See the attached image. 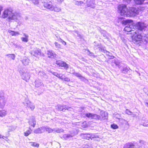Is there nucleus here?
Here are the masks:
<instances>
[{
	"instance_id": "b1692460",
	"label": "nucleus",
	"mask_w": 148,
	"mask_h": 148,
	"mask_svg": "<svg viewBox=\"0 0 148 148\" xmlns=\"http://www.w3.org/2000/svg\"><path fill=\"white\" fill-rule=\"evenodd\" d=\"M31 143H32L31 145L32 146L37 148L38 147H39V145L38 143H36L35 142H31Z\"/></svg>"
},
{
	"instance_id": "f8f14e48",
	"label": "nucleus",
	"mask_w": 148,
	"mask_h": 148,
	"mask_svg": "<svg viewBox=\"0 0 148 148\" xmlns=\"http://www.w3.org/2000/svg\"><path fill=\"white\" fill-rule=\"evenodd\" d=\"M47 55L48 57L49 58H53L55 55L54 53L50 51H48Z\"/></svg>"
},
{
	"instance_id": "39448f33",
	"label": "nucleus",
	"mask_w": 148,
	"mask_h": 148,
	"mask_svg": "<svg viewBox=\"0 0 148 148\" xmlns=\"http://www.w3.org/2000/svg\"><path fill=\"white\" fill-rule=\"evenodd\" d=\"M13 10L11 9H5L3 11L1 16V17L3 18H7L8 15H11L12 13Z\"/></svg>"
},
{
	"instance_id": "9d476101",
	"label": "nucleus",
	"mask_w": 148,
	"mask_h": 148,
	"mask_svg": "<svg viewBox=\"0 0 148 148\" xmlns=\"http://www.w3.org/2000/svg\"><path fill=\"white\" fill-rule=\"evenodd\" d=\"M10 15H11V16H9L8 18L9 21L17 19L16 15L13 13V12H12V13Z\"/></svg>"
},
{
	"instance_id": "2eb2a0df",
	"label": "nucleus",
	"mask_w": 148,
	"mask_h": 148,
	"mask_svg": "<svg viewBox=\"0 0 148 148\" xmlns=\"http://www.w3.org/2000/svg\"><path fill=\"white\" fill-rule=\"evenodd\" d=\"M8 58L10 60H14L15 56L14 54H8L6 55Z\"/></svg>"
},
{
	"instance_id": "393cba45",
	"label": "nucleus",
	"mask_w": 148,
	"mask_h": 148,
	"mask_svg": "<svg viewBox=\"0 0 148 148\" xmlns=\"http://www.w3.org/2000/svg\"><path fill=\"white\" fill-rule=\"evenodd\" d=\"M111 128L113 129H117L118 128V125H117L114 123L112 124L111 125Z\"/></svg>"
},
{
	"instance_id": "dca6fc26",
	"label": "nucleus",
	"mask_w": 148,
	"mask_h": 148,
	"mask_svg": "<svg viewBox=\"0 0 148 148\" xmlns=\"http://www.w3.org/2000/svg\"><path fill=\"white\" fill-rule=\"evenodd\" d=\"M73 74L75 75L77 77H79L80 79H85V77L83 76H82L81 74L75 72H74L73 73Z\"/></svg>"
},
{
	"instance_id": "6ab92c4d",
	"label": "nucleus",
	"mask_w": 148,
	"mask_h": 148,
	"mask_svg": "<svg viewBox=\"0 0 148 148\" xmlns=\"http://www.w3.org/2000/svg\"><path fill=\"white\" fill-rule=\"evenodd\" d=\"M29 128V130H28L25 132H24V135L26 136H28L31 133L32 130L30 129V128Z\"/></svg>"
},
{
	"instance_id": "5701e85b",
	"label": "nucleus",
	"mask_w": 148,
	"mask_h": 148,
	"mask_svg": "<svg viewBox=\"0 0 148 148\" xmlns=\"http://www.w3.org/2000/svg\"><path fill=\"white\" fill-rule=\"evenodd\" d=\"M24 35L25 36V38L22 37L21 38V39L23 41L26 42H27V41L28 40V39L27 38L28 36L26 34H25Z\"/></svg>"
},
{
	"instance_id": "423d86ee",
	"label": "nucleus",
	"mask_w": 148,
	"mask_h": 148,
	"mask_svg": "<svg viewBox=\"0 0 148 148\" xmlns=\"http://www.w3.org/2000/svg\"><path fill=\"white\" fill-rule=\"evenodd\" d=\"M56 64L59 67H63L65 69H67L69 68L68 64L64 61L57 60L56 62Z\"/></svg>"
},
{
	"instance_id": "f704fd0d",
	"label": "nucleus",
	"mask_w": 148,
	"mask_h": 148,
	"mask_svg": "<svg viewBox=\"0 0 148 148\" xmlns=\"http://www.w3.org/2000/svg\"><path fill=\"white\" fill-rule=\"evenodd\" d=\"M56 76L57 77L59 78H60L63 79V78L62 77V76H60V75L58 74L57 73V75H56Z\"/></svg>"
},
{
	"instance_id": "c85d7f7f",
	"label": "nucleus",
	"mask_w": 148,
	"mask_h": 148,
	"mask_svg": "<svg viewBox=\"0 0 148 148\" xmlns=\"http://www.w3.org/2000/svg\"><path fill=\"white\" fill-rule=\"evenodd\" d=\"M84 2L82 1H77L76 2V4L78 5H81L82 4H83Z\"/></svg>"
},
{
	"instance_id": "ddd939ff",
	"label": "nucleus",
	"mask_w": 148,
	"mask_h": 148,
	"mask_svg": "<svg viewBox=\"0 0 148 148\" xmlns=\"http://www.w3.org/2000/svg\"><path fill=\"white\" fill-rule=\"evenodd\" d=\"M134 145L132 143H128L126 144L123 148H134Z\"/></svg>"
},
{
	"instance_id": "20e7f679",
	"label": "nucleus",
	"mask_w": 148,
	"mask_h": 148,
	"mask_svg": "<svg viewBox=\"0 0 148 148\" xmlns=\"http://www.w3.org/2000/svg\"><path fill=\"white\" fill-rule=\"evenodd\" d=\"M31 55L36 57L44 55V54L42 52L41 50L37 48H34L31 51Z\"/></svg>"
},
{
	"instance_id": "2f4dec72",
	"label": "nucleus",
	"mask_w": 148,
	"mask_h": 148,
	"mask_svg": "<svg viewBox=\"0 0 148 148\" xmlns=\"http://www.w3.org/2000/svg\"><path fill=\"white\" fill-rule=\"evenodd\" d=\"M82 124H84V125H82L83 127H87L88 126V124L86 122V121H84V122H83Z\"/></svg>"
},
{
	"instance_id": "412c9836",
	"label": "nucleus",
	"mask_w": 148,
	"mask_h": 148,
	"mask_svg": "<svg viewBox=\"0 0 148 148\" xmlns=\"http://www.w3.org/2000/svg\"><path fill=\"white\" fill-rule=\"evenodd\" d=\"M144 0H134L135 3L137 5H140L142 4Z\"/></svg>"
},
{
	"instance_id": "e433bc0d",
	"label": "nucleus",
	"mask_w": 148,
	"mask_h": 148,
	"mask_svg": "<svg viewBox=\"0 0 148 148\" xmlns=\"http://www.w3.org/2000/svg\"><path fill=\"white\" fill-rule=\"evenodd\" d=\"M64 80L65 81H67V82H69L70 81V79L67 77H66L64 79Z\"/></svg>"
},
{
	"instance_id": "bb28decb",
	"label": "nucleus",
	"mask_w": 148,
	"mask_h": 148,
	"mask_svg": "<svg viewBox=\"0 0 148 148\" xmlns=\"http://www.w3.org/2000/svg\"><path fill=\"white\" fill-rule=\"evenodd\" d=\"M94 115L93 118L96 119H100V117L99 115H97L95 114H94Z\"/></svg>"
},
{
	"instance_id": "7ed1b4c3",
	"label": "nucleus",
	"mask_w": 148,
	"mask_h": 148,
	"mask_svg": "<svg viewBox=\"0 0 148 148\" xmlns=\"http://www.w3.org/2000/svg\"><path fill=\"white\" fill-rule=\"evenodd\" d=\"M43 5L46 9H53L55 11L57 12H58L60 10V8H54L52 5V3L50 1L44 2L43 3Z\"/></svg>"
},
{
	"instance_id": "a878e982",
	"label": "nucleus",
	"mask_w": 148,
	"mask_h": 148,
	"mask_svg": "<svg viewBox=\"0 0 148 148\" xmlns=\"http://www.w3.org/2000/svg\"><path fill=\"white\" fill-rule=\"evenodd\" d=\"M0 138H3L7 141L9 140L7 136H2L1 135H0Z\"/></svg>"
},
{
	"instance_id": "9b49d317",
	"label": "nucleus",
	"mask_w": 148,
	"mask_h": 148,
	"mask_svg": "<svg viewBox=\"0 0 148 148\" xmlns=\"http://www.w3.org/2000/svg\"><path fill=\"white\" fill-rule=\"evenodd\" d=\"M6 102V101L3 96H0V105H4Z\"/></svg>"
},
{
	"instance_id": "f3484780",
	"label": "nucleus",
	"mask_w": 148,
	"mask_h": 148,
	"mask_svg": "<svg viewBox=\"0 0 148 148\" xmlns=\"http://www.w3.org/2000/svg\"><path fill=\"white\" fill-rule=\"evenodd\" d=\"M29 125L31 126L34 127L36 125V121L33 120H31L29 121Z\"/></svg>"
},
{
	"instance_id": "aec40b11",
	"label": "nucleus",
	"mask_w": 148,
	"mask_h": 148,
	"mask_svg": "<svg viewBox=\"0 0 148 148\" xmlns=\"http://www.w3.org/2000/svg\"><path fill=\"white\" fill-rule=\"evenodd\" d=\"M6 111L4 110H0V117H2L6 114Z\"/></svg>"
},
{
	"instance_id": "4be33fe9",
	"label": "nucleus",
	"mask_w": 148,
	"mask_h": 148,
	"mask_svg": "<svg viewBox=\"0 0 148 148\" xmlns=\"http://www.w3.org/2000/svg\"><path fill=\"white\" fill-rule=\"evenodd\" d=\"M94 114L91 113H87L85 114L86 116L88 118L91 117L92 118H93Z\"/></svg>"
},
{
	"instance_id": "473e14b6",
	"label": "nucleus",
	"mask_w": 148,
	"mask_h": 148,
	"mask_svg": "<svg viewBox=\"0 0 148 148\" xmlns=\"http://www.w3.org/2000/svg\"><path fill=\"white\" fill-rule=\"evenodd\" d=\"M47 131H48L49 132H51L53 131V130L50 128H47L46 129Z\"/></svg>"
},
{
	"instance_id": "0eeeda50",
	"label": "nucleus",
	"mask_w": 148,
	"mask_h": 148,
	"mask_svg": "<svg viewBox=\"0 0 148 148\" xmlns=\"http://www.w3.org/2000/svg\"><path fill=\"white\" fill-rule=\"evenodd\" d=\"M134 28H136L138 30L142 31L145 27L144 26V23L140 22H138L136 24L134 23Z\"/></svg>"
},
{
	"instance_id": "c756f323",
	"label": "nucleus",
	"mask_w": 148,
	"mask_h": 148,
	"mask_svg": "<svg viewBox=\"0 0 148 148\" xmlns=\"http://www.w3.org/2000/svg\"><path fill=\"white\" fill-rule=\"evenodd\" d=\"M28 107L32 110H33L34 108V106L32 104H29Z\"/></svg>"
},
{
	"instance_id": "f257e3e1",
	"label": "nucleus",
	"mask_w": 148,
	"mask_h": 148,
	"mask_svg": "<svg viewBox=\"0 0 148 148\" xmlns=\"http://www.w3.org/2000/svg\"><path fill=\"white\" fill-rule=\"evenodd\" d=\"M117 11L121 16L127 17H134L139 13V10L136 8L131 7L128 9L127 5L121 4L117 6Z\"/></svg>"
},
{
	"instance_id": "1a4fd4ad",
	"label": "nucleus",
	"mask_w": 148,
	"mask_h": 148,
	"mask_svg": "<svg viewBox=\"0 0 148 148\" xmlns=\"http://www.w3.org/2000/svg\"><path fill=\"white\" fill-rule=\"evenodd\" d=\"M122 24L124 25H129L130 24V25L134 24V23L132 20L128 19L123 21H122Z\"/></svg>"
},
{
	"instance_id": "7c9ffc66",
	"label": "nucleus",
	"mask_w": 148,
	"mask_h": 148,
	"mask_svg": "<svg viewBox=\"0 0 148 148\" xmlns=\"http://www.w3.org/2000/svg\"><path fill=\"white\" fill-rule=\"evenodd\" d=\"M125 112L128 115H131L132 113V112L128 109H126V110Z\"/></svg>"
},
{
	"instance_id": "a211bd4d",
	"label": "nucleus",
	"mask_w": 148,
	"mask_h": 148,
	"mask_svg": "<svg viewBox=\"0 0 148 148\" xmlns=\"http://www.w3.org/2000/svg\"><path fill=\"white\" fill-rule=\"evenodd\" d=\"M42 127L38 128L34 130V132L36 134L41 133L42 132Z\"/></svg>"
},
{
	"instance_id": "4468645a",
	"label": "nucleus",
	"mask_w": 148,
	"mask_h": 148,
	"mask_svg": "<svg viewBox=\"0 0 148 148\" xmlns=\"http://www.w3.org/2000/svg\"><path fill=\"white\" fill-rule=\"evenodd\" d=\"M8 32L12 36H15L19 34L18 32H15L12 30H9Z\"/></svg>"
},
{
	"instance_id": "cd10ccee",
	"label": "nucleus",
	"mask_w": 148,
	"mask_h": 148,
	"mask_svg": "<svg viewBox=\"0 0 148 148\" xmlns=\"http://www.w3.org/2000/svg\"><path fill=\"white\" fill-rule=\"evenodd\" d=\"M55 44L56 46L58 48H62V47L60 45V44H59L58 43V42H55Z\"/></svg>"
},
{
	"instance_id": "c9c22d12",
	"label": "nucleus",
	"mask_w": 148,
	"mask_h": 148,
	"mask_svg": "<svg viewBox=\"0 0 148 148\" xmlns=\"http://www.w3.org/2000/svg\"><path fill=\"white\" fill-rule=\"evenodd\" d=\"M61 42L62 44H63V45H65L66 44V43L64 41V40L61 39Z\"/></svg>"
},
{
	"instance_id": "f03ea898",
	"label": "nucleus",
	"mask_w": 148,
	"mask_h": 148,
	"mask_svg": "<svg viewBox=\"0 0 148 148\" xmlns=\"http://www.w3.org/2000/svg\"><path fill=\"white\" fill-rule=\"evenodd\" d=\"M132 34L131 38L133 42L136 44H139L142 42L143 40V36L141 34H140L138 31L136 30L133 33H131Z\"/></svg>"
},
{
	"instance_id": "72a5a7b5",
	"label": "nucleus",
	"mask_w": 148,
	"mask_h": 148,
	"mask_svg": "<svg viewBox=\"0 0 148 148\" xmlns=\"http://www.w3.org/2000/svg\"><path fill=\"white\" fill-rule=\"evenodd\" d=\"M32 2L34 4H38L39 3L38 0H32Z\"/></svg>"
},
{
	"instance_id": "6e6552de",
	"label": "nucleus",
	"mask_w": 148,
	"mask_h": 148,
	"mask_svg": "<svg viewBox=\"0 0 148 148\" xmlns=\"http://www.w3.org/2000/svg\"><path fill=\"white\" fill-rule=\"evenodd\" d=\"M135 29L134 24L130 25L129 26H126L124 28V30L126 32H128L133 31V29Z\"/></svg>"
}]
</instances>
